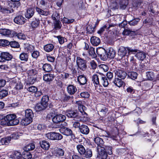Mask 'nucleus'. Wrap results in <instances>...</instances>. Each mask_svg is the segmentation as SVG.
<instances>
[{
  "mask_svg": "<svg viewBox=\"0 0 159 159\" xmlns=\"http://www.w3.org/2000/svg\"><path fill=\"white\" fill-rule=\"evenodd\" d=\"M137 51L136 49H133L129 47L121 46L119 49L118 54V56L122 58L125 56L128 57L131 54H134Z\"/></svg>",
  "mask_w": 159,
  "mask_h": 159,
  "instance_id": "obj_1",
  "label": "nucleus"
},
{
  "mask_svg": "<svg viewBox=\"0 0 159 159\" xmlns=\"http://www.w3.org/2000/svg\"><path fill=\"white\" fill-rule=\"evenodd\" d=\"M5 120L7 121L8 126H13L18 124L19 122V120L16 118L15 114H9L5 117Z\"/></svg>",
  "mask_w": 159,
  "mask_h": 159,
  "instance_id": "obj_2",
  "label": "nucleus"
},
{
  "mask_svg": "<svg viewBox=\"0 0 159 159\" xmlns=\"http://www.w3.org/2000/svg\"><path fill=\"white\" fill-rule=\"evenodd\" d=\"M76 62L78 70L83 71H84L87 70V66L86 60L80 57H77L76 59Z\"/></svg>",
  "mask_w": 159,
  "mask_h": 159,
  "instance_id": "obj_3",
  "label": "nucleus"
},
{
  "mask_svg": "<svg viewBox=\"0 0 159 159\" xmlns=\"http://www.w3.org/2000/svg\"><path fill=\"white\" fill-rule=\"evenodd\" d=\"M11 86L17 90H19L23 88V85L20 80L18 79H13L11 82Z\"/></svg>",
  "mask_w": 159,
  "mask_h": 159,
  "instance_id": "obj_4",
  "label": "nucleus"
},
{
  "mask_svg": "<svg viewBox=\"0 0 159 159\" xmlns=\"http://www.w3.org/2000/svg\"><path fill=\"white\" fill-rule=\"evenodd\" d=\"M97 148L98 152V157L102 159H106L107 157V155L104 148V147H97Z\"/></svg>",
  "mask_w": 159,
  "mask_h": 159,
  "instance_id": "obj_5",
  "label": "nucleus"
},
{
  "mask_svg": "<svg viewBox=\"0 0 159 159\" xmlns=\"http://www.w3.org/2000/svg\"><path fill=\"white\" fill-rule=\"evenodd\" d=\"M66 119L65 116L62 114L57 115L54 116L52 119L53 122L56 124L60 123Z\"/></svg>",
  "mask_w": 159,
  "mask_h": 159,
  "instance_id": "obj_6",
  "label": "nucleus"
},
{
  "mask_svg": "<svg viewBox=\"0 0 159 159\" xmlns=\"http://www.w3.org/2000/svg\"><path fill=\"white\" fill-rule=\"evenodd\" d=\"M67 116L70 118L77 119L79 117V113L76 110H68L66 112Z\"/></svg>",
  "mask_w": 159,
  "mask_h": 159,
  "instance_id": "obj_7",
  "label": "nucleus"
},
{
  "mask_svg": "<svg viewBox=\"0 0 159 159\" xmlns=\"http://www.w3.org/2000/svg\"><path fill=\"white\" fill-rule=\"evenodd\" d=\"M12 57V55L9 53L7 52H2L1 53L0 62L4 61L5 60L9 61Z\"/></svg>",
  "mask_w": 159,
  "mask_h": 159,
  "instance_id": "obj_8",
  "label": "nucleus"
},
{
  "mask_svg": "<svg viewBox=\"0 0 159 159\" xmlns=\"http://www.w3.org/2000/svg\"><path fill=\"white\" fill-rule=\"evenodd\" d=\"M96 52L97 54L103 60L107 59L106 56V52L105 49L103 48H98L97 49Z\"/></svg>",
  "mask_w": 159,
  "mask_h": 159,
  "instance_id": "obj_9",
  "label": "nucleus"
},
{
  "mask_svg": "<svg viewBox=\"0 0 159 159\" xmlns=\"http://www.w3.org/2000/svg\"><path fill=\"white\" fill-rule=\"evenodd\" d=\"M114 72L116 76L122 79H124L127 75V74L125 72L119 69H117L115 70Z\"/></svg>",
  "mask_w": 159,
  "mask_h": 159,
  "instance_id": "obj_10",
  "label": "nucleus"
},
{
  "mask_svg": "<svg viewBox=\"0 0 159 159\" xmlns=\"http://www.w3.org/2000/svg\"><path fill=\"white\" fill-rule=\"evenodd\" d=\"M26 19L22 16H18L15 17L14 20V22L18 24L22 25L25 23Z\"/></svg>",
  "mask_w": 159,
  "mask_h": 159,
  "instance_id": "obj_11",
  "label": "nucleus"
},
{
  "mask_svg": "<svg viewBox=\"0 0 159 159\" xmlns=\"http://www.w3.org/2000/svg\"><path fill=\"white\" fill-rule=\"evenodd\" d=\"M59 131L61 133L67 136H70L72 133V131L70 129L66 127H61Z\"/></svg>",
  "mask_w": 159,
  "mask_h": 159,
  "instance_id": "obj_12",
  "label": "nucleus"
},
{
  "mask_svg": "<svg viewBox=\"0 0 159 159\" xmlns=\"http://www.w3.org/2000/svg\"><path fill=\"white\" fill-rule=\"evenodd\" d=\"M81 113V114H79V117L77 120L83 122H86L88 121L89 118L87 114L85 112Z\"/></svg>",
  "mask_w": 159,
  "mask_h": 159,
  "instance_id": "obj_13",
  "label": "nucleus"
},
{
  "mask_svg": "<svg viewBox=\"0 0 159 159\" xmlns=\"http://www.w3.org/2000/svg\"><path fill=\"white\" fill-rule=\"evenodd\" d=\"M13 134H12L10 136L2 138L0 141L2 145L8 144L10 143V142L11 140V138L13 139H16V138L13 137Z\"/></svg>",
  "mask_w": 159,
  "mask_h": 159,
  "instance_id": "obj_14",
  "label": "nucleus"
},
{
  "mask_svg": "<svg viewBox=\"0 0 159 159\" xmlns=\"http://www.w3.org/2000/svg\"><path fill=\"white\" fill-rule=\"evenodd\" d=\"M65 149L64 148H57L55 150V154L57 157H61L64 155Z\"/></svg>",
  "mask_w": 159,
  "mask_h": 159,
  "instance_id": "obj_15",
  "label": "nucleus"
},
{
  "mask_svg": "<svg viewBox=\"0 0 159 159\" xmlns=\"http://www.w3.org/2000/svg\"><path fill=\"white\" fill-rule=\"evenodd\" d=\"M116 53L115 51L113 48H109L107 53L106 54L107 59L108 58H114L115 56Z\"/></svg>",
  "mask_w": 159,
  "mask_h": 159,
  "instance_id": "obj_16",
  "label": "nucleus"
},
{
  "mask_svg": "<svg viewBox=\"0 0 159 159\" xmlns=\"http://www.w3.org/2000/svg\"><path fill=\"white\" fill-rule=\"evenodd\" d=\"M99 77L101 79V83L104 87H107L109 84V81L105 75L102 74Z\"/></svg>",
  "mask_w": 159,
  "mask_h": 159,
  "instance_id": "obj_17",
  "label": "nucleus"
},
{
  "mask_svg": "<svg viewBox=\"0 0 159 159\" xmlns=\"http://www.w3.org/2000/svg\"><path fill=\"white\" fill-rule=\"evenodd\" d=\"M80 132L82 134H87L89 132V129L88 126L86 125H82L79 128Z\"/></svg>",
  "mask_w": 159,
  "mask_h": 159,
  "instance_id": "obj_18",
  "label": "nucleus"
},
{
  "mask_svg": "<svg viewBox=\"0 0 159 159\" xmlns=\"http://www.w3.org/2000/svg\"><path fill=\"white\" fill-rule=\"evenodd\" d=\"M22 157V155L20 152L18 151H14L12 154L11 156V157L9 158V159H12L14 158V159H20Z\"/></svg>",
  "mask_w": 159,
  "mask_h": 159,
  "instance_id": "obj_19",
  "label": "nucleus"
},
{
  "mask_svg": "<svg viewBox=\"0 0 159 159\" xmlns=\"http://www.w3.org/2000/svg\"><path fill=\"white\" fill-rule=\"evenodd\" d=\"M137 50L136 54L135 56L140 60H143L146 57V54L145 53L143 52Z\"/></svg>",
  "mask_w": 159,
  "mask_h": 159,
  "instance_id": "obj_20",
  "label": "nucleus"
},
{
  "mask_svg": "<svg viewBox=\"0 0 159 159\" xmlns=\"http://www.w3.org/2000/svg\"><path fill=\"white\" fill-rule=\"evenodd\" d=\"M91 43L94 46L98 45L100 43V40L99 38L96 36H93L90 39Z\"/></svg>",
  "mask_w": 159,
  "mask_h": 159,
  "instance_id": "obj_21",
  "label": "nucleus"
},
{
  "mask_svg": "<svg viewBox=\"0 0 159 159\" xmlns=\"http://www.w3.org/2000/svg\"><path fill=\"white\" fill-rule=\"evenodd\" d=\"M67 90L68 93L71 95L74 94L77 90L76 87L72 85H69L67 88Z\"/></svg>",
  "mask_w": 159,
  "mask_h": 159,
  "instance_id": "obj_22",
  "label": "nucleus"
},
{
  "mask_svg": "<svg viewBox=\"0 0 159 159\" xmlns=\"http://www.w3.org/2000/svg\"><path fill=\"white\" fill-rule=\"evenodd\" d=\"M40 144L41 148L45 150H47L49 148V143L45 140H43L40 142Z\"/></svg>",
  "mask_w": 159,
  "mask_h": 159,
  "instance_id": "obj_23",
  "label": "nucleus"
},
{
  "mask_svg": "<svg viewBox=\"0 0 159 159\" xmlns=\"http://www.w3.org/2000/svg\"><path fill=\"white\" fill-rule=\"evenodd\" d=\"M77 80L81 85L85 84L87 81V79L84 75L78 76L77 77Z\"/></svg>",
  "mask_w": 159,
  "mask_h": 159,
  "instance_id": "obj_24",
  "label": "nucleus"
},
{
  "mask_svg": "<svg viewBox=\"0 0 159 159\" xmlns=\"http://www.w3.org/2000/svg\"><path fill=\"white\" fill-rule=\"evenodd\" d=\"M43 105L41 102L37 104L34 108L35 111H40L45 110L47 107Z\"/></svg>",
  "mask_w": 159,
  "mask_h": 159,
  "instance_id": "obj_25",
  "label": "nucleus"
},
{
  "mask_svg": "<svg viewBox=\"0 0 159 159\" xmlns=\"http://www.w3.org/2000/svg\"><path fill=\"white\" fill-rule=\"evenodd\" d=\"M0 34L3 35L10 37L11 34V31L9 29H0Z\"/></svg>",
  "mask_w": 159,
  "mask_h": 159,
  "instance_id": "obj_26",
  "label": "nucleus"
},
{
  "mask_svg": "<svg viewBox=\"0 0 159 159\" xmlns=\"http://www.w3.org/2000/svg\"><path fill=\"white\" fill-rule=\"evenodd\" d=\"M32 119L25 116V118L21 120V123L22 125L26 126L30 124L32 121Z\"/></svg>",
  "mask_w": 159,
  "mask_h": 159,
  "instance_id": "obj_27",
  "label": "nucleus"
},
{
  "mask_svg": "<svg viewBox=\"0 0 159 159\" xmlns=\"http://www.w3.org/2000/svg\"><path fill=\"white\" fill-rule=\"evenodd\" d=\"M39 23L40 20L39 19L35 18L31 23V27L33 29H35L39 26Z\"/></svg>",
  "mask_w": 159,
  "mask_h": 159,
  "instance_id": "obj_28",
  "label": "nucleus"
},
{
  "mask_svg": "<svg viewBox=\"0 0 159 159\" xmlns=\"http://www.w3.org/2000/svg\"><path fill=\"white\" fill-rule=\"evenodd\" d=\"M34 11L33 9L29 8L28 9L25 14V17L28 19L31 18L34 15Z\"/></svg>",
  "mask_w": 159,
  "mask_h": 159,
  "instance_id": "obj_29",
  "label": "nucleus"
},
{
  "mask_svg": "<svg viewBox=\"0 0 159 159\" xmlns=\"http://www.w3.org/2000/svg\"><path fill=\"white\" fill-rule=\"evenodd\" d=\"M94 141L98 145V147H102L104 142L103 140L101 138L98 137L94 139Z\"/></svg>",
  "mask_w": 159,
  "mask_h": 159,
  "instance_id": "obj_30",
  "label": "nucleus"
},
{
  "mask_svg": "<svg viewBox=\"0 0 159 159\" xmlns=\"http://www.w3.org/2000/svg\"><path fill=\"white\" fill-rule=\"evenodd\" d=\"M29 55L26 52H22L19 56L20 59L22 61H28Z\"/></svg>",
  "mask_w": 159,
  "mask_h": 159,
  "instance_id": "obj_31",
  "label": "nucleus"
},
{
  "mask_svg": "<svg viewBox=\"0 0 159 159\" xmlns=\"http://www.w3.org/2000/svg\"><path fill=\"white\" fill-rule=\"evenodd\" d=\"M54 76L52 74H47L43 76V80L49 82L52 81L53 79Z\"/></svg>",
  "mask_w": 159,
  "mask_h": 159,
  "instance_id": "obj_32",
  "label": "nucleus"
},
{
  "mask_svg": "<svg viewBox=\"0 0 159 159\" xmlns=\"http://www.w3.org/2000/svg\"><path fill=\"white\" fill-rule=\"evenodd\" d=\"M54 48V45L52 44H48L44 46V50L47 52L52 51Z\"/></svg>",
  "mask_w": 159,
  "mask_h": 159,
  "instance_id": "obj_33",
  "label": "nucleus"
},
{
  "mask_svg": "<svg viewBox=\"0 0 159 159\" xmlns=\"http://www.w3.org/2000/svg\"><path fill=\"white\" fill-rule=\"evenodd\" d=\"M25 116L29 118L30 119L33 120V117L34 116V114L31 110L28 109L26 110L25 111Z\"/></svg>",
  "mask_w": 159,
  "mask_h": 159,
  "instance_id": "obj_34",
  "label": "nucleus"
},
{
  "mask_svg": "<svg viewBox=\"0 0 159 159\" xmlns=\"http://www.w3.org/2000/svg\"><path fill=\"white\" fill-rule=\"evenodd\" d=\"M113 83L116 86L119 87H121L124 82L118 78H115V80L113 81Z\"/></svg>",
  "mask_w": 159,
  "mask_h": 159,
  "instance_id": "obj_35",
  "label": "nucleus"
},
{
  "mask_svg": "<svg viewBox=\"0 0 159 159\" xmlns=\"http://www.w3.org/2000/svg\"><path fill=\"white\" fill-rule=\"evenodd\" d=\"M36 10L38 13L40 15L47 16L49 14V11H44L37 7L36 8Z\"/></svg>",
  "mask_w": 159,
  "mask_h": 159,
  "instance_id": "obj_36",
  "label": "nucleus"
},
{
  "mask_svg": "<svg viewBox=\"0 0 159 159\" xmlns=\"http://www.w3.org/2000/svg\"><path fill=\"white\" fill-rule=\"evenodd\" d=\"M82 156L86 158L91 157L92 156V152L91 149H87Z\"/></svg>",
  "mask_w": 159,
  "mask_h": 159,
  "instance_id": "obj_37",
  "label": "nucleus"
},
{
  "mask_svg": "<svg viewBox=\"0 0 159 159\" xmlns=\"http://www.w3.org/2000/svg\"><path fill=\"white\" fill-rule=\"evenodd\" d=\"M76 148L79 153L82 155L85 150L84 146L81 144H79L77 146Z\"/></svg>",
  "mask_w": 159,
  "mask_h": 159,
  "instance_id": "obj_38",
  "label": "nucleus"
},
{
  "mask_svg": "<svg viewBox=\"0 0 159 159\" xmlns=\"http://www.w3.org/2000/svg\"><path fill=\"white\" fill-rule=\"evenodd\" d=\"M49 100V98L48 96L45 95L43 96L41 98L40 102L44 105L48 107V102Z\"/></svg>",
  "mask_w": 159,
  "mask_h": 159,
  "instance_id": "obj_39",
  "label": "nucleus"
},
{
  "mask_svg": "<svg viewBox=\"0 0 159 159\" xmlns=\"http://www.w3.org/2000/svg\"><path fill=\"white\" fill-rule=\"evenodd\" d=\"M22 156L24 159H30L32 157V155L30 152L24 150Z\"/></svg>",
  "mask_w": 159,
  "mask_h": 159,
  "instance_id": "obj_40",
  "label": "nucleus"
},
{
  "mask_svg": "<svg viewBox=\"0 0 159 159\" xmlns=\"http://www.w3.org/2000/svg\"><path fill=\"white\" fill-rule=\"evenodd\" d=\"M92 80L94 84L97 85L99 84V76L97 75H93L92 77Z\"/></svg>",
  "mask_w": 159,
  "mask_h": 159,
  "instance_id": "obj_41",
  "label": "nucleus"
},
{
  "mask_svg": "<svg viewBox=\"0 0 159 159\" xmlns=\"http://www.w3.org/2000/svg\"><path fill=\"white\" fill-rule=\"evenodd\" d=\"M88 52L89 55L91 56L92 58H95L96 57L97 55L95 52L94 48L93 47H90L89 49Z\"/></svg>",
  "mask_w": 159,
  "mask_h": 159,
  "instance_id": "obj_42",
  "label": "nucleus"
},
{
  "mask_svg": "<svg viewBox=\"0 0 159 159\" xmlns=\"http://www.w3.org/2000/svg\"><path fill=\"white\" fill-rule=\"evenodd\" d=\"M35 148V146L34 144L31 143L24 147L23 149L24 151L29 152L30 151L33 150Z\"/></svg>",
  "mask_w": 159,
  "mask_h": 159,
  "instance_id": "obj_43",
  "label": "nucleus"
},
{
  "mask_svg": "<svg viewBox=\"0 0 159 159\" xmlns=\"http://www.w3.org/2000/svg\"><path fill=\"white\" fill-rule=\"evenodd\" d=\"M24 49L26 52H31L34 50V47L30 44H26L24 47Z\"/></svg>",
  "mask_w": 159,
  "mask_h": 159,
  "instance_id": "obj_44",
  "label": "nucleus"
},
{
  "mask_svg": "<svg viewBox=\"0 0 159 159\" xmlns=\"http://www.w3.org/2000/svg\"><path fill=\"white\" fill-rule=\"evenodd\" d=\"M43 70L46 72H49L52 70L51 65L49 64H45L43 66Z\"/></svg>",
  "mask_w": 159,
  "mask_h": 159,
  "instance_id": "obj_45",
  "label": "nucleus"
},
{
  "mask_svg": "<svg viewBox=\"0 0 159 159\" xmlns=\"http://www.w3.org/2000/svg\"><path fill=\"white\" fill-rule=\"evenodd\" d=\"M54 28L56 30L60 29L62 26V25L60 21L59 20H56L54 22Z\"/></svg>",
  "mask_w": 159,
  "mask_h": 159,
  "instance_id": "obj_46",
  "label": "nucleus"
},
{
  "mask_svg": "<svg viewBox=\"0 0 159 159\" xmlns=\"http://www.w3.org/2000/svg\"><path fill=\"white\" fill-rule=\"evenodd\" d=\"M108 111V109L107 107L105 106H102V109L100 111V113L101 115H102V117H103L105 116L106 114Z\"/></svg>",
  "mask_w": 159,
  "mask_h": 159,
  "instance_id": "obj_47",
  "label": "nucleus"
},
{
  "mask_svg": "<svg viewBox=\"0 0 159 159\" xmlns=\"http://www.w3.org/2000/svg\"><path fill=\"white\" fill-rule=\"evenodd\" d=\"M53 140H60L63 138L61 134L59 133L53 132Z\"/></svg>",
  "mask_w": 159,
  "mask_h": 159,
  "instance_id": "obj_48",
  "label": "nucleus"
},
{
  "mask_svg": "<svg viewBox=\"0 0 159 159\" xmlns=\"http://www.w3.org/2000/svg\"><path fill=\"white\" fill-rule=\"evenodd\" d=\"M140 19L139 18H136L133 19L132 20L129 21L128 23L131 26H134L137 24L138 23Z\"/></svg>",
  "mask_w": 159,
  "mask_h": 159,
  "instance_id": "obj_49",
  "label": "nucleus"
},
{
  "mask_svg": "<svg viewBox=\"0 0 159 159\" xmlns=\"http://www.w3.org/2000/svg\"><path fill=\"white\" fill-rule=\"evenodd\" d=\"M146 76L148 80H152L154 79L155 75L154 73L152 72H148L146 73Z\"/></svg>",
  "mask_w": 159,
  "mask_h": 159,
  "instance_id": "obj_50",
  "label": "nucleus"
},
{
  "mask_svg": "<svg viewBox=\"0 0 159 159\" xmlns=\"http://www.w3.org/2000/svg\"><path fill=\"white\" fill-rule=\"evenodd\" d=\"M128 75L130 79L135 80L137 78V74L134 72H129L128 73Z\"/></svg>",
  "mask_w": 159,
  "mask_h": 159,
  "instance_id": "obj_51",
  "label": "nucleus"
},
{
  "mask_svg": "<svg viewBox=\"0 0 159 159\" xmlns=\"http://www.w3.org/2000/svg\"><path fill=\"white\" fill-rule=\"evenodd\" d=\"M128 1L127 0H123L120 4V7L122 9H125L128 4Z\"/></svg>",
  "mask_w": 159,
  "mask_h": 159,
  "instance_id": "obj_52",
  "label": "nucleus"
},
{
  "mask_svg": "<svg viewBox=\"0 0 159 159\" xmlns=\"http://www.w3.org/2000/svg\"><path fill=\"white\" fill-rule=\"evenodd\" d=\"M8 94V91L5 89H2L0 91V98L2 99L7 96Z\"/></svg>",
  "mask_w": 159,
  "mask_h": 159,
  "instance_id": "obj_53",
  "label": "nucleus"
},
{
  "mask_svg": "<svg viewBox=\"0 0 159 159\" xmlns=\"http://www.w3.org/2000/svg\"><path fill=\"white\" fill-rule=\"evenodd\" d=\"M36 81V78L32 77H30L28 81L26 82V84L27 86L29 85V84H33Z\"/></svg>",
  "mask_w": 159,
  "mask_h": 159,
  "instance_id": "obj_54",
  "label": "nucleus"
},
{
  "mask_svg": "<svg viewBox=\"0 0 159 159\" xmlns=\"http://www.w3.org/2000/svg\"><path fill=\"white\" fill-rule=\"evenodd\" d=\"M10 42L6 40L0 39V46L5 47L9 45Z\"/></svg>",
  "mask_w": 159,
  "mask_h": 159,
  "instance_id": "obj_55",
  "label": "nucleus"
},
{
  "mask_svg": "<svg viewBox=\"0 0 159 159\" xmlns=\"http://www.w3.org/2000/svg\"><path fill=\"white\" fill-rule=\"evenodd\" d=\"M40 55V53L38 51H33L31 53L32 57L34 59H37Z\"/></svg>",
  "mask_w": 159,
  "mask_h": 159,
  "instance_id": "obj_56",
  "label": "nucleus"
},
{
  "mask_svg": "<svg viewBox=\"0 0 159 159\" xmlns=\"http://www.w3.org/2000/svg\"><path fill=\"white\" fill-rule=\"evenodd\" d=\"M105 148V150L109 155H111L112 153V147L110 146H105L104 147Z\"/></svg>",
  "mask_w": 159,
  "mask_h": 159,
  "instance_id": "obj_57",
  "label": "nucleus"
},
{
  "mask_svg": "<svg viewBox=\"0 0 159 159\" xmlns=\"http://www.w3.org/2000/svg\"><path fill=\"white\" fill-rule=\"evenodd\" d=\"M28 74L29 76H34L37 74V71L34 69H32L27 71Z\"/></svg>",
  "mask_w": 159,
  "mask_h": 159,
  "instance_id": "obj_58",
  "label": "nucleus"
},
{
  "mask_svg": "<svg viewBox=\"0 0 159 159\" xmlns=\"http://www.w3.org/2000/svg\"><path fill=\"white\" fill-rule=\"evenodd\" d=\"M1 11L3 13L5 14H9L13 12V10L12 9L10 10L8 8H2Z\"/></svg>",
  "mask_w": 159,
  "mask_h": 159,
  "instance_id": "obj_59",
  "label": "nucleus"
},
{
  "mask_svg": "<svg viewBox=\"0 0 159 159\" xmlns=\"http://www.w3.org/2000/svg\"><path fill=\"white\" fill-rule=\"evenodd\" d=\"M9 44L12 48H18L19 47V43L16 41H11L10 42Z\"/></svg>",
  "mask_w": 159,
  "mask_h": 159,
  "instance_id": "obj_60",
  "label": "nucleus"
},
{
  "mask_svg": "<svg viewBox=\"0 0 159 159\" xmlns=\"http://www.w3.org/2000/svg\"><path fill=\"white\" fill-rule=\"evenodd\" d=\"M53 132H51L45 134L46 137L49 139L53 140Z\"/></svg>",
  "mask_w": 159,
  "mask_h": 159,
  "instance_id": "obj_61",
  "label": "nucleus"
},
{
  "mask_svg": "<svg viewBox=\"0 0 159 159\" xmlns=\"http://www.w3.org/2000/svg\"><path fill=\"white\" fill-rule=\"evenodd\" d=\"M27 90L30 92L35 93L37 91L38 89L37 87L34 86H31L29 87Z\"/></svg>",
  "mask_w": 159,
  "mask_h": 159,
  "instance_id": "obj_62",
  "label": "nucleus"
},
{
  "mask_svg": "<svg viewBox=\"0 0 159 159\" xmlns=\"http://www.w3.org/2000/svg\"><path fill=\"white\" fill-rule=\"evenodd\" d=\"M131 32L135 33V32L134 31H132L130 30L129 29L125 28L124 30L123 31V34L124 35H129Z\"/></svg>",
  "mask_w": 159,
  "mask_h": 159,
  "instance_id": "obj_63",
  "label": "nucleus"
},
{
  "mask_svg": "<svg viewBox=\"0 0 159 159\" xmlns=\"http://www.w3.org/2000/svg\"><path fill=\"white\" fill-rule=\"evenodd\" d=\"M57 38L58 39L59 42L61 44H63L65 42V40H66L64 37L60 35L57 36Z\"/></svg>",
  "mask_w": 159,
  "mask_h": 159,
  "instance_id": "obj_64",
  "label": "nucleus"
}]
</instances>
